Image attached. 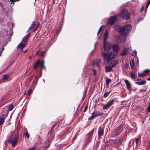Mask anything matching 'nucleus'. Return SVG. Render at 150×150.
Returning <instances> with one entry per match:
<instances>
[{"mask_svg":"<svg viewBox=\"0 0 150 150\" xmlns=\"http://www.w3.org/2000/svg\"><path fill=\"white\" fill-rule=\"evenodd\" d=\"M121 17L125 19H128L130 17V14L126 10H124L120 13Z\"/></svg>","mask_w":150,"mask_h":150,"instance_id":"39448f33","label":"nucleus"},{"mask_svg":"<svg viewBox=\"0 0 150 150\" xmlns=\"http://www.w3.org/2000/svg\"><path fill=\"white\" fill-rule=\"evenodd\" d=\"M24 131L25 132L23 133V135L25 136L27 138H28L30 137L29 133L28 132L27 130H25Z\"/></svg>","mask_w":150,"mask_h":150,"instance_id":"4be33fe9","label":"nucleus"},{"mask_svg":"<svg viewBox=\"0 0 150 150\" xmlns=\"http://www.w3.org/2000/svg\"><path fill=\"white\" fill-rule=\"evenodd\" d=\"M56 124V123L55 122L54 124V125H53L52 127V129H53L54 128V127H55Z\"/></svg>","mask_w":150,"mask_h":150,"instance_id":"09e8293b","label":"nucleus"},{"mask_svg":"<svg viewBox=\"0 0 150 150\" xmlns=\"http://www.w3.org/2000/svg\"><path fill=\"white\" fill-rule=\"evenodd\" d=\"M141 80V79H137V81H139Z\"/></svg>","mask_w":150,"mask_h":150,"instance_id":"864d4df0","label":"nucleus"},{"mask_svg":"<svg viewBox=\"0 0 150 150\" xmlns=\"http://www.w3.org/2000/svg\"><path fill=\"white\" fill-rule=\"evenodd\" d=\"M18 139V136L17 134L11 133L10 136L8 138L6 142L9 143H11L12 146L14 147L16 144Z\"/></svg>","mask_w":150,"mask_h":150,"instance_id":"f257e3e1","label":"nucleus"},{"mask_svg":"<svg viewBox=\"0 0 150 150\" xmlns=\"http://www.w3.org/2000/svg\"><path fill=\"white\" fill-rule=\"evenodd\" d=\"M104 134V129L101 127H99L98 131V135L99 137L103 136Z\"/></svg>","mask_w":150,"mask_h":150,"instance_id":"f8f14e48","label":"nucleus"},{"mask_svg":"<svg viewBox=\"0 0 150 150\" xmlns=\"http://www.w3.org/2000/svg\"><path fill=\"white\" fill-rule=\"evenodd\" d=\"M40 62L39 60H37L34 64L33 67L35 69H38V67L40 64Z\"/></svg>","mask_w":150,"mask_h":150,"instance_id":"f3484780","label":"nucleus"},{"mask_svg":"<svg viewBox=\"0 0 150 150\" xmlns=\"http://www.w3.org/2000/svg\"><path fill=\"white\" fill-rule=\"evenodd\" d=\"M118 62L117 60H113L111 62L110 65L112 67H114L117 64Z\"/></svg>","mask_w":150,"mask_h":150,"instance_id":"ddd939ff","label":"nucleus"},{"mask_svg":"<svg viewBox=\"0 0 150 150\" xmlns=\"http://www.w3.org/2000/svg\"><path fill=\"white\" fill-rule=\"evenodd\" d=\"M146 75V74L144 73L140 74V73H138V75L139 77H143L144 76Z\"/></svg>","mask_w":150,"mask_h":150,"instance_id":"c85d7f7f","label":"nucleus"},{"mask_svg":"<svg viewBox=\"0 0 150 150\" xmlns=\"http://www.w3.org/2000/svg\"><path fill=\"white\" fill-rule=\"evenodd\" d=\"M94 132V130L92 129L89 133L88 135L90 139L92 137L93 134Z\"/></svg>","mask_w":150,"mask_h":150,"instance_id":"393cba45","label":"nucleus"},{"mask_svg":"<svg viewBox=\"0 0 150 150\" xmlns=\"http://www.w3.org/2000/svg\"><path fill=\"white\" fill-rule=\"evenodd\" d=\"M125 82L126 86L127 88L128 89L129 91H131L132 88L131 85L130 83L127 80H125Z\"/></svg>","mask_w":150,"mask_h":150,"instance_id":"9b49d317","label":"nucleus"},{"mask_svg":"<svg viewBox=\"0 0 150 150\" xmlns=\"http://www.w3.org/2000/svg\"><path fill=\"white\" fill-rule=\"evenodd\" d=\"M0 4H1V5H2V3H1Z\"/></svg>","mask_w":150,"mask_h":150,"instance_id":"13d9d810","label":"nucleus"},{"mask_svg":"<svg viewBox=\"0 0 150 150\" xmlns=\"http://www.w3.org/2000/svg\"><path fill=\"white\" fill-rule=\"evenodd\" d=\"M112 48L111 43L109 42H104L103 48L105 52H109Z\"/></svg>","mask_w":150,"mask_h":150,"instance_id":"20e7f679","label":"nucleus"},{"mask_svg":"<svg viewBox=\"0 0 150 150\" xmlns=\"http://www.w3.org/2000/svg\"><path fill=\"white\" fill-rule=\"evenodd\" d=\"M35 24V22L34 21L32 22V24L30 26V28H33Z\"/></svg>","mask_w":150,"mask_h":150,"instance_id":"7c9ffc66","label":"nucleus"},{"mask_svg":"<svg viewBox=\"0 0 150 150\" xmlns=\"http://www.w3.org/2000/svg\"><path fill=\"white\" fill-rule=\"evenodd\" d=\"M101 62V60L100 59H98L93 61V64L94 65H96L98 66Z\"/></svg>","mask_w":150,"mask_h":150,"instance_id":"aec40b11","label":"nucleus"},{"mask_svg":"<svg viewBox=\"0 0 150 150\" xmlns=\"http://www.w3.org/2000/svg\"><path fill=\"white\" fill-rule=\"evenodd\" d=\"M45 52V51H42V54L40 55L41 57H42L43 56V55L44 54Z\"/></svg>","mask_w":150,"mask_h":150,"instance_id":"3c124183","label":"nucleus"},{"mask_svg":"<svg viewBox=\"0 0 150 150\" xmlns=\"http://www.w3.org/2000/svg\"><path fill=\"white\" fill-rule=\"evenodd\" d=\"M32 28H30V27L29 28L28 31H30Z\"/></svg>","mask_w":150,"mask_h":150,"instance_id":"6e6d98bb","label":"nucleus"},{"mask_svg":"<svg viewBox=\"0 0 150 150\" xmlns=\"http://www.w3.org/2000/svg\"><path fill=\"white\" fill-rule=\"evenodd\" d=\"M88 108V106L87 105H86V106L85 107L84 109V112H86Z\"/></svg>","mask_w":150,"mask_h":150,"instance_id":"37998d69","label":"nucleus"},{"mask_svg":"<svg viewBox=\"0 0 150 150\" xmlns=\"http://www.w3.org/2000/svg\"><path fill=\"white\" fill-rule=\"evenodd\" d=\"M130 75L132 79H134L135 78V74L134 73L132 72H131L130 73Z\"/></svg>","mask_w":150,"mask_h":150,"instance_id":"72a5a7b5","label":"nucleus"},{"mask_svg":"<svg viewBox=\"0 0 150 150\" xmlns=\"http://www.w3.org/2000/svg\"><path fill=\"white\" fill-rule=\"evenodd\" d=\"M102 29V26H101L100 28L99 29V30L97 33V34L98 35L99 34V33L100 32V31Z\"/></svg>","mask_w":150,"mask_h":150,"instance_id":"a19ab883","label":"nucleus"},{"mask_svg":"<svg viewBox=\"0 0 150 150\" xmlns=\"http://www.w3.org/2000/svg\"><path fill=\"white\" fill-rule=\"evenodd\" d=\"M16 0V1H19V0Z\"/></svg>","mask_w":150,"mask_h":150,"instance_id":"bf43d9fd","label":"nucleus"},{"mask_svg":"<svg viewBox=\"0 0 150 150\" xmlns=\"http://www.w3.org/2000/svg\"><path fill=\"white\" fill-rule=\"evenodd\" d=\"M116 19V16H112L107 20V22L108 23L112 25L115 22Z\"/></svg>","mask_w":150,"mask_h":150,"instance_id":"9d476101","label":"nucleus"},{"mask_svg":"<svg viewBox=\"0 0 150 150\" xmlns=\"http://www.w3.org/2000/svg\"><path fill=\"white\" fill-rule=\"evenodd\" d=\"M137 54V51L136 50L133 51V53H132V56L136 55Z\"/></svg>","mask_w":150,"mask_h":150,"instance_id":"c9c22d12","label":"nucleus"},{"mask_svg":"<svg viewBox=\"0 0 150 150\" xmlns=\"http://www.w3.org/2000/svg\"><path fill=\"white\" fill-rule=\"evenodd\" d=\"M32 28H30V27L29 28L28 31H30Z\"/></svg>","mask_w":150,"mask_h":150,"instance_id":"5fc2aeb1","label":"nucleus"},{"mask_svg":"<svg viewBox=\"0 0 150 150\" xmlns=\"http://www.w3.org/2000/svg\"><path fill=\"white\" fill-rule=\"evenodd\" d=\"M44 64H45L44 61H42L40 63V64L41 67L42 68H43L45 69V67L44 66Z\"/></svg>","mask_w":150,"mask_h":150,"instance_id":"5701e85b","label":"nucleus"},{"mask_svg":"<svg viewBox=\"0 0 150 150\" xmlns=\"http://www.w3.org/2000/svg\"><path fill=\"white\" fill-rule=\"evenodd\" d=\"M8 108V111H10L13 109V106L12 105H10L7 107Z\"/></svg>","mask_w":150,"mask_h":150,"instance_id":"a878e982","label":"nucleus"},{"mask_svg":"<svg viewBox=\"0 0 150 150\" xmlns=\"http://www.w3.org/2000/svg\"><path fill=\"white\" fill-rule=\"evenodd\" d=\"M130 66L131 68L133 69L134 67V63L133 60H131L130 62Z\"/></svg>","mask_w":150,"mask_h":150,"instance_id":"b1692460","label":"nucleus"},{"mask_svg":"<svg viewBox=\"0 0 150 150\" xmlns=\"http://www.w3.org/2000/svg\"><path fill=\"white\" fill-rule=\"evenodd\" d=\"M112 48L113 51L111 52L115 56L117 54L120 49L119 45L116 44L112 46Z\"/></svg>","mask_w":150,"mask_h":150,"instance_id":"0eeeda50","label":"nucleus"},{"mask_svg":"<svg viewBox=\"0 0 150 150\" xmlns=\"http://www.w3.org/2000/svg\"><path fill=\"white\" fill-rule=\"evenodd\" d=\"M33 76H32V77H33Z\"/></svg>","mask_w":150,"mask_h":150,"instance_id":"052dcab7","label":"nucleus"},{"mask_svg":"<svg viewBox=\"0 0 150 150\" xmlns=\"http://www.w3.org/2000/svg\"><path fill=\"white\" fill-rule=\"evenodd\" d=\"M53 3L54 4V1H53Z\"/></svg>","mask_w":150,"mask_h":150,"instance_id":"4d7b16f0","label":"nucleus"},{"mask_svg":"<svg viewBox=\"0 0 150 150\" xmlns=\"http://www.w3.org/2000/svg\"><path fill=\"white\" fill-rule=\"evenodd\" d=\"M92 71L93 73L94 76H95L96 75V70L94 69H93Z\"/></svg>","mask_w":150,"mask_h":150,"instance_id":"4c0bfd02","label":"nucleus"},{"mask_svg":"<svg viewBox=\"0 0 150 150\" xmlns=\"http://www.w3.org/2000/svg\"><path fill=\"white\" fill-rule=\"evenodd\" d=\"M102 54L104 59L108 62L113 59L115 57V56L113 55L111 52H103Z\"/></svg>","mask_w":150,"mask_h":150,"instance_id":"7ed1b4c3","label":"nucleus"},{"mask_svg":"<svg viewBox=\"0 0 150 150\" xmlns=\"http://www.w3.org/2000/svg\"><path fill=\"white\" fill-rule=\"evenodd\" d=\"M143 18H141L138 19L137 21V23H138L139 22L142 21L143 20Z\"/></svg>","mask_w":150,"mask_h":150,"instance_id":"58836bf2","label":"nucleus"},{"mask_svg":"<svg viewBox=\"0 0 150 150\" xmlns=\"http://www.w3.org/2000/svg\"><path fill=\"white\" fill-rule=\"evenodd\" d=\"M4 117H2L0 118V125L4 123Z\"/></svg>","mask_w":150,"mask_h":150,"instance_id":"bb28decb","label":"nucleus"},{"mask_svg":"<svg viewBox=\"0 0 150 150\" xmlns=\"http://www.w3.org/2000/svg\"><path fill=\"white\" fill-rule=\"evenodd\" d=\"M131 29V25L129 24H127L125 26L120 28L119 32L122 36H126L130 32Z\"/></svg>","mask_w":150,"mask_h":150,"instance_id":"f03ea898","label":"nucleus"},{"mask_svg":"<svg viewBox=\"0 0 150 150\" xmlns=\"http://www.w3.org/2000/svg\"><path fill=\"white\" fill-rule=\"evenodd\" d=\"M108 33L107 30H105L104 33V41L106 42V41L108 38Z\"/></svg>","mask_w":150,"mask_h":150,"instance_id":"412c9836","label":"nucleus"},{"mask_svg":"<svg viewBox=\"0 0 150 150\" xmlns=\"http://www.w3.org/2000/svg\"><path fill=\"white\" fill-rule=\"evenodd\" d=\"M35 1H36V0H35Z\"/></svg>","mask_w":150,"mask_h":150,"instance_id":"680f3d73","label":"nucleus"},{"mask_svg":"<svg viewBox=\"0 0 150 150\" xmlns=\"http://www.w3.org/2000/svg\"><path fill=\"white\" fill-rule=\"evenodd\" d=\"M128 52V50L127 48H125L120 53V55L121 57H123L127 54Z\"/></svg>","mask_w":150,"mask_h":150,"instance_id":"4468645a","label":"nucleus"},{"mask_svg":"<svg viewBox=\"0 0 150 150\" xmlns=\"http://www.w3.org/2000/svg\"><path fill=\"white\" fill-rule=\"evenodd\" d=\"M146 81L145 80H143L140 82H136L135 83L138 85H142L145 84L146 83Z\"/></svg>","mask_w":150,"mask_h":150,"instance_id":"dca6fc26","label":"nucleus"},{"mask_svg":"<svg viewBox=\"0 0 150 150\" xmlns=\"http://www.w3.org/2000/svg\"><path fill=\"white\" fill-rule=\"evenodd\" d=\"M139 140L138 138H137L136 139L135 142L136 145H137V144L139 142Z\"/></svg>","mask_w":150,"mask_h":150,"instance_id":"ea45409f","label":"nucleus"},{"mask_svg":"<svg viewBox=\"0 0 150 150\" xmlns=\"http://www.w3.org/2000/svg\"><path fill=\"white\" fill-rule=\"evenodd\" d=\"M147 80L148 81H150V77L147 79Z\"/></svg>","mask_w":150,"mask_h":150,"instance_id":"603ef678","label":"nucleus"},{"mask_svg":"<svg viewBox=\"0 0 150 150\" xmlns=\"http://www.w3.org/2000/svg\"><path fill=\"white\" fill-rule=\"evenodd\" d=\"M147 111L148 112H150V103H149L148 107L147 108Z\"/></svg>","mask_w":150,"mask_h":150,"instance_id":"e433bc0d","label":"nucleus"},{"mask_svg":"<svg viewBox=\"0 0 150 150\" xmlns=\"http://www.w3.org/2000/svg\"><path fill=\"white\" fill-rule=\"evenodd\" d=\"M9 77V76L7 74L4 75V77L3 78V79L6 80V79H8Z\"/></svg>","mask_w":150,"mask_h":150,"instance_id":"c756f323","label":"nucleus"},{"mask_svg":"<svg viewBox=\"0 0 150 150\" xmlns=\"http://www.w3.org/2000/svg\"><path fill=\"white\" fill-rule=\"evenodd\" d=\"M11 1V4H14V0H10Z\"/></svg>","mask_w":150,"mask_h":150,"instance_id":"49530a36","label":"nucleus"},{"mask_svg":"<svg viewBox=\"0 0 150 150\" xmlns=\"http://www.w3.org/2000/svg\"><path fill=\"white\" fill-rule=\"evenodd\" d=\"M30 35V33H29L27 35L24 37L22 41V42H26L27 41Z\"/></svg>","mask_w":150,"mask_h":150,"instance_id":"2eb2a0df","label":"nucleus"},{"mask_svg":"<svg viewBox=\"0 0 150 150\" xmlns=\"http://www.w3.org/2000/svg\"><path fill=\"white\" fill-rule=\"evenodd\" d=\"M22 42H21L20 44H19L17 46V48L18 49L19 48H21L22 49H23L25 47V46L26 45V43H23V44Z\"/></svg>","mask_w":150,"mask_h":150,"instance_id":"6ab92c4d","label":"nucleus"},{"mask_svg":"<svg viewBox=\"0 0 150 150\" xmlns=\"http://www.w3.org/2000/svg\"><path fill=\"white\" fill-rule=\"evenodd\" d=\"M150 4V0H149V1H148V2H147V3L146 5V7L147 8L148 7Z\"/></svg>","mask_w":150,"mask_h":150,"instance_id":"79ce46f5","label":"nucleus"},{"mask_svg":"<svg viewBox=\"0 0 150 150\" xmlns=\"http://www.w3.org/2000/svg\"><path fill=\"white\" fill-rule=\"evenodd\" d=\"M103 114V112L98 111H94L92 113L91 116L89 118V120H92L95 117Z\"/></svg>","mask_w":150,"mask_h":150,"instance_id":"423d86ee","label":"nucleus"},{"mask_svg":"<svg viewBox=\"0 0 150 150\" xmlns=\"http://www.w3.org/2000/svg\"><path fill=\"white\" fill-rule=\"evenodd\" d=\"M110 92L111 91H110L109 92H106L105 93L104 95V97H106L109 95Z\"/></svg>","mask_w":150,"mask_h":150,"instance_id":"f704fd0d","label":"nucleus"},{"mask_svg":"<svg viewBox=\"0 0 150 150\" xmlns=\"http://www.w3.org/2000/svg\"><path fill=\"white\" fill-rule=\"evenodd\" d=\"M114 100L112 99L108 101L106 105L103 107V109L105 110L109 108L113 103Z\"/></svg>","mask_w":150,"mask_h":150,"instance_id":"6e6552de","label":"nucleus"},{"mask_svg":"<svg viewBox=\"0 0 150 150\" xmlns=\"http://www.w3.org/2000/svg\"><path fill=\"white\" fill-rule=\"evenodd\" d=\"M32 90L31 89H30L28 92V95H30V94L32 93Z\"/></svg>","mask_w":150,"mask_h":150,"instance_id":"c03bdc74","label":"nucleus"},{"mask_svg":"<svg viewBox=\"0 0 150 150\" xmlns=\"http://www.w3.org/2000/svg\"><path fill=\"white\" fill-rule=\"evenodd\" d=\"M52 129H53L51 128V129L50 130V131H49V132H48V134H50V133L52 131Z\"/></svg>","mask_w":150,"mask_h":150,"instance_id":"8fccbe9b","label":"nucleus"},{"mask_svg":"<svg viewBox=\"0 0 150 150\" xmlns=\"http://www.w3.org/2000/svg\"><path fill=\"white\" fill-rule=\"evenodd\" d=\"M112 67L111 66H107L105 67V72H108L111 71L112 70Z\"/></svg>","mask_w":150,"mask_h":150,"instance_id":"a211bd4d","label":"nucleus"},{"mask_svg":"<svg viewBox=\"0 0 150 150\" xmlns=\"http://www.w3.org/2000/svg\"><path fill=\"white\" fill-rule=\"evenodd\" d=\"M39 23H38L36 24V25L35 27V28H34L33 30V32L36 31L38 27L39 26Z\"/></svg>","mask_w":150,"mask_h":150,"instance_id":"473e14b6","label":"nucleus"},{"mask_svg":"<svg viewBox=\"0 0 150 150\" xmlns=\"http://www.w3.org/2000/svg\"><path fill=\"white\" fill-rule=\"evenodd\" d=\"M114 100L112 99L108 101L106 105L103 107V109L105 110L109 108L113 103Z\"/></svg>","mask_w":150,"mask_h":150,"instance_id":"1a4fd4ad","label":"nucleus"},{"mask_svg":"<svg viewBox=\"0 0 150 150\" xmlns=\"http://www.w3.org/2000/svg\"><path fill=\"white\" fill-rule=\"evenodd\" d=\"M144 8V6H143L142 8H141V9H140V12H141L143 10V9Z\"/></svg>","mask_w":150,"mask_h":150,"instance_id":"de8ad7c7","label":"nucleus"},{"mask_svg":"<svg viewBox=\"0 0 150 150\" xmlns=\"http://www.w3.org/2000/svg\"><path fill=\"white\" fill-rule=\"evenodd\" d=\"M111 81H112L111 79H107L106 81V85H108L111 82Z\"/></svg>","mask_w":150,"mask_h":150,"instance_id":"cd10ccee","label":"nucleus"},{"mask_svg":"<svg viewBox=\"0 0 150 150\" xmlns=\"http://www.w3.org/2000/svg\"><path fill=\"white\" fill-rule=\"evenodd\" d=\"M150 71V70H146L144 71V72L145 73H149Z\"/></svg>","mask_w":150,"mask_h":150,"instance_id":"a18cd8bd","label":"nucleus"},{"mask_svg":"<svg viewBox=\"0 0 150 150\" xmlns=\"http://www.w3.org/2000/svg\"><path fill=\"white\" fill-rule=\"evenodd\" d=\"M30 82H31V79H30L29 78L28 79H27V81L25 82V85H26V86H27V85H26V83H28L27 85H28V83H30Z\"/></svg>","mask_w":150,"mask_h":150,"instance_id":"2f4dec72","label":"nucleus"}]
</instances>
